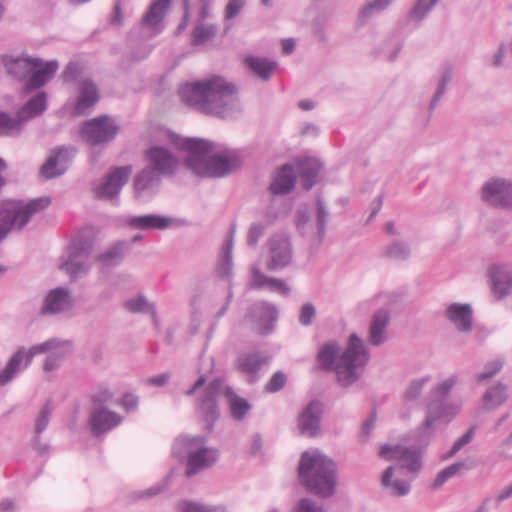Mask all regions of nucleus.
<instances>
[{
	"label": "nucleus",
	"instance_id": "nucleus-35",
	"mask_svg": "<svg viewBox=\"0 0 512 512\" xmlns=\"http://www.w3.org/2000/svg\"><path fill=\"white\" fill-rule=\"evenodd\" d=\"M128 250L129 243L127 241H118L103 253H100L95 260L103 267H113L123 260Z\"/></svg>",
	"mask_w": 512,
	"mask_h": 512
},
{
	"label": "nucleus",
	"instance_id": "nucleus-19",
	"mask_svg": "<svg viewBox=\"0 0 512 512\" xmlns=\"http://www.w3.org/2000/svg\"><path fill=\"white\" fill-rule=\"evenodd\" d=\"M322 412V403L318 400L311 401L302 410L298 417V429L301 435L315 437L319 434Z\"/></svg>",
	"mask_w": 512,
	"mask_h": 512
},
{
	"label": "nucleus",
	"instance_id": "nucleus-55",
	"mask_svg": "<svg viewBox=\"0 0 512 512\" xmlns=\"http://www.w3.org/2000/svg\"><path fill=\"white\" fill-rule=\"evenodd\" d=\"M287 383V377L282 371L275 372L265 386L269 393H276L283 389Z\"/></svg>",
	"mask_w": 512,
	"mask_h": 512
},
{
	"label": "nucleus",
	"instance_id": "nucleus-2",
	"mask_svg": "<svg viewBox=\"0 0 512 512\" xmlns=\"http://www.w3.org/2000/svg\"><path fill=\"white\" fill-rule=\"evenodd\" d=\"M236 87L220 76L187 83L180 89L182 101L199 111L221 118L228 116L236 107Z\"/></svg>",
	"mask_w": 512,
	"mask_h": 512
},
{
	"label": "nucleus",
	"instance_id": "nucleus-45",
	"mask_svg": "<svg viewBox=\"0 0 512 512\" xmlns=\"http://www.w3.org/2000/svg\"><path fill=\"white\" fill-rule=\"evenodd\" d=\"M124 306L132 313H149L155 320L157 318L155 305L153 303H149L143 295H138L137 297L128 300L125 302Z\"/></svg>",
	"mask_w": 512,
	"mask_h": 512
},
{
	"label": "nucleus",
	"instance_id": "nucleus-50",
	"mask_svg": "<svg viewBox=\"0 0 512 512\" xmlns=\"http://www.w3.org/2000/svg\"><path fill=\"white\" fill-rule=\"evenodd\" d=\"M428 381L429 377H423L412 380L405 391V399L410 401L417 399L421 395L422 390Z\"/></svg>",
	"mask_w": 512,
	"mask_h": 512
},
{
	"label": "nucleus",
	"instance_id": "nucleus-1",
	"mask_svg": "<svg viewBox=\"0 0 512 512\" xmlns=\"http://www.w3.org/2000/svg\"><path fill=\"white\" fill-rule=\"evenodd\" d=\"M369 360L368 347L355 333L349 336L344 350L336 341H329L317 354L320 369L334 371L337 383L343 388L352 386L362 377Z\"/></svg>",
	"mask_w": 512,
	"mask_h": 512
},
{
	"label": "nucleus",
	"instance_id": "nucleus-22",
	"mask_svg": "<svg viewBox=\"0 0 512 512\" xmlns=\"http://www.w3.org/2000/svg\"><path fill=\"white\" fill-rule=\"evenodd\" d=\"M445 316L459 332L468 333L473 328V310L470 304L452 303L447 307Z\"/></svg>",
	"mask_w": 512,
	"mask_h": 512
},
{
	"label": "nucleus",
	"instance_id": "nucleus-25",
	"mask_svg": "<svg viewBox=\"0 0 512 512\" xmlns=\"http://www.w3.org/2000/svg\"><path fill=\"white\" fill-rule=\"evenodd\" d=\"M450 407L446 404V400L434 398L427 404V415L423 424L419 427V434L426 437L427 431L434 425L438 420L447 418L450 420Z\"/></svg>",
	"mask_w": 512,
	"mask_h": 512
},
{
	"label": "nucleus",
	"instance_id": "nucleus-36",
	"mask_svg": "<svg viewBox=\"0 0 512 512\" xmlns=\"http://www.w3.org/2000/svg\"><path fill=\"white\" fill-rule=\"evenodd\" d=\"M47 108V95L45 92H39L29 99L17 112L23 123L41 115Z\"/></svg>",
	"mask_w": 512,
	"mask_h": 512
},
{
	"label": "nucleus",
	"instance_id": "nucleus-29",
	"mask_svg": "<svg viewBox=\"0 0 512 512\" xmlns=\"http://www.w3.org/2000/svg\"><path fill=\"white\" fill-rule=\"evenodd\" d=\"M390 314L387 309H380L373 314L369 326V343L379 346L386 340L385 329L389 323Z\"/></svg>",
	"mask_w": 512,
	"mask_h": 512
},
{
	"label": "nucleus",
	"instance_id": "nucleus-42",
	"mask_svg": "<svg viewBox=\"0 0 512 512\" xmlns=\"http://www.w3.org/2000/svg\"><path fill=\"white\" fill-rule=\"evenodd\" d=\"M232 248H233V231L230 238L225 242L222 248L221 260L217 267V273L222 277H229L232 272Z\"/></svg>",
	"mask_w": 512,
	"mask_h": 512
},
{
	"label": "nucleus",
	"instance_id": "nucleus-46",
	"mask_svg": "<svg viewBox=\"0 0 512 512\" xmlns=\"http://www.w3.org/2000/svg\"><path fill=\"white\" fill-rule=\"evenodd\" d=\"M394 0H370L359 11V18L362 22L367 21L373 15L387 9Z\"/></svg>",
	"mask_w": 512,
	"mask_h": 512
},
{
	"label": "nucleus",
	"instance_id": "nucleus-32",
	"mask_svg": "<svg viewBox=\"0 0 512 512\" xmlns=\"http://www.w3.org/2000/svg\"><path fill=\"white\" fill-rule=\"evenodd\" d=\"M170 3L171 0H153L142 19V25L156 32L161 31V22L168 11Z\"/></svg>",
	"mask_w": 512,
	"mask_h": 512
},
{
	"label": "nucleus",
	"instance_id": "nucleus-31",
	"mask_svg": "<svg viewBox=\"0 0 512 512\" xmlns=\"http://www.w3.org/2000/svg\"><path fill=\"white\" fill-rule=\"evenodd\" d=\"M328 208L321 197L316 199V215L315 224L313 225V232L311 235V244L319 246L326 235V226L329 221Z\"/></svg>",
	"mask_w": 512,
	"mask_h": 512
},
{
	"label": "nucleus",
	"instance_id": "nucleus-57",
	"mask_svg": "<svg viewBox=\"0 0 512 512\" xmlns=\"http://www.w3.org/2000/svg\"><path fill=\"white\" fill-rule=\"evenodd\" d=\"M82 73V67L77 62H70L64 68L61 78L65 83H73Z\"/></svg>",
	"mask_w": 512,
	"mask_h": 512
},
{
	"label": "nucleus",
	"instance_id": "nucleus-61",
	"mask_svg": "<svg viewBox=\"0 0 512 512\" xmlns=\"http://www.w3.org/2000/svg\"><path fill=\"white\" fill-rule=\"evenodd\" d=\"M66 354L67 353L65 351H53L50 353L43 364L44 371L50 372L57 369Z\"/></svg>",
	"mask_w": 512,
	"mask_h": 512
},
{
	"label": "nucleus",
	"instance_id": "nucleus-53",
	"mask_svg": "<svg viewBox=\"0 0 512 512\" xmlns=\"http://www.w3.org/2000/svg\"><path fill=\"white\" fill-rule=\"evenodd\" d=\"M247 0H228L224 9V19L226 21L236 18L246 6Z\"/></svg>",
	"mask_w": 512,
	"mask_h": 512
},
{
	"label": "nucleus",
	"instance_id": "nucleus-18",
	"mask_svg": "<svg viewBox=\"0 0 512 512\" xmlns=\"http://www.w3.org/2000/svg\"><path fill=\"white\" fill-rule=\"evenodd\" d=\"M123 418L106 407H94L90 413L88 424L94 437H100L121 424Z\"/></svg>",
	"mask_w": 512,
	"mask_h": 512
},
{
	"label": "nucleus",
	"instance_id": "nucleus-11",
	"mask_svg": "<svg viewBox=\"0 0 512 512\" xmlns=\"http://www.w3.org/2000/svg\"><path fill=\"white\" fill-rule=\"evenodd\" d=\"M48 345L49 343L45 341L32 346L29 350H26L24 347L19 348L0 372V387L7 385L18 372L27 368L36 354L48 352Z\"/></svg>",
	"mask_w": 512,
	"mask_h": 512
},
{
	"label": "nucleus",
	"instance_id": "nucleus-9",
	"mask_svg": "<svg viewBox=\"0 0 512 512\" xmlns=\"http://www.w3.org/2000/svg\"><path fill=\"white\" fill-rule=\"evenodd\" d=\"M119 130L120 126L113 117L100 115L84 122L80 136L89 145L100 146L112 142Z\"/></svg>",
	"mask_w": 512,
	"mask_h": 512
},
{
	"label": "nucleus",
	"instance_id": "nucleus-44",
	"mask_svg": "<svg viewBox=\"0 0 512 512\" xmlns=\"http://www.w3.org/2000/svg\"><path fill=\"white\" fill-rule=\"evenodd\" d=\"M217 34V27L214 24H200L192 31L191 44L193 46L203 45L213 39Z\"/></svg>",
	"mask_w": 512,
	"mask_h": 512
},
{
	"label": "nucleus",
	"instance_id": "nucleus-49",
	"mask_svg": "<svg viewBox=\"0 0 512 512\" xmlns=\"http://www.w3.org/2000/svg\"><path fill=\"white\" fill-rule=\"evenodd\" d=\"M295 225L297 231L304 237L311 240L313 232V225L310 224V216L305 209H298L296 211Z\"/></svg>",
	"mask_w": 512,
	"mask_h": 512
},
{
	"label": "nucleus",
	"instance_id": "nucleus-4",
	"mask_svg": "<svg viewBox=\"0 0 512 512\" xmlns=\"http://www.w3.org/2000/svg\"><path fill=\"white\" fill-rule=\"evenodd\" d=\"M298 477L300 483L312 494L329 498L335 493L337 484V465L318 450L302 453Z\"/></svg>",
	"mask_w": 512,
	"mask_h": 512
},
{
	"label": "nucleus",
	"instance_id": "nucleus-5",
	"mask_svg": "<svg viewBox=\"0 0 512 512\" xmlns=\"http://www.w3.org/2000/svg\"><path fill=\"white\" fill-rule=\"evenodd\" d=\"M6 73L17 81H25V90H37L49 82L57 72L59 63H46L38 57L3 55L1 57Z\"/></svg>",
	"mask_w": 512,
	"mask_h": 512
},
{
	"label": "nucleus",
	"instance_id": "nucleus-59",
	"mask_svg": "<svg viewBox=\"0 0 512 512\" xmlns=\"http://www.w3.org/2000/svg\"><path fill=\"white\" fill-rule=\"evenodd\" d=\"M316 316L315 306L307 302L302 305L300 313H299V322L303 326H310L313 323V320Z\"/></svg>",
	"mask_w": 512,
	"mask_h": 512
},
{
	"label": "nucleus",
	"instance_id": "nucleus-13",
	"mask_svg": "<svg viewBox=\"0 0 512 512\" xmlns=\"http://www.w3.org/2000/svg\"><path fill=\"white\" fill-rule=\"evenodd\" d=\"M269 260L267 269L277 271L287 267L292 261V245L289 237L276 234L268 240Z\"/></svg>",
	"mask_w": 512,
	"mask_h": 512
},
{
	"label": "nucleus",
	"instance_id": "nucleus-27",
	"mask_svg": "<svg viewBox=\"0 0 512 512\" xmlns=\"http://www.w3.org/2000/svg\"><path fill=\"white\" fill-rule=\"evenodd\" d=\"M175 220L171 217L148 214L133 216L127 220V224L139 230H165L173 224Z\"/></svg>",
	"mask_w": 512,
	"mask_h": 512
},
{
	"label": "nucleus",
	"instance_id": "nucleus-23",
	"mask_svg": "<svg viewBox=\"0 0 512 512\" xmlns=\"http://www.w3.org/2000/svg\"><path fill=\"white\" fill-rule=\"evenodd\" d=\"M296 172L291 164L282 165L276 172L269 186L274 195L288 194L295 186Z\"/></svg>",
	"mask_w": 512,
	"mask_h": 512
},
{
	"label": "nucleus",
	"instance_id": "nucleus-54",
	"mask_svg": "<svg viewBox=\"0 0 512 512\" xmlns=\"http://www.w3.org/2000/svg\"><path fill=\"white\" fill-rule=\"evenodd\" d=\"M51 415V407L46 403L38 413L35 420V434L40 435L48 426Z\"/></svg>",
	"mask_w": 512,
	"mask_h": 512
},
{
	"label": "nucleus",
	"instance_id": "nucleus-7",
	"mask_svg": "<svg viewBox=\"0 0 512 512\" xmlns=\"http://www.w3.org/2000/svg\"><path fill=\"white\" fill-rule=\"evenodd\" d=\"M93 242L87 238H75L62 256L60 269L64 270L73 280L86 275L90 268V256Z\"/></svg>",
	"mask_w": 512,
	"mask_h": 512
},
{
	"label": "nucleus",
	"instance_id": "nucleus-64",
	"mask_svg": "<svg viewBox=\"0 0 512 512\" xmlns=\"http://www.w3.org/2000/svg\"><path fill=\"white\" fill-rule=\"evenodd\" d=\"M293 512H324L321 506L309 498H302L298 504L293 508Z\"/></svg>",
	"mask_w": 512,
	"mask_h": 512
},
{
	"label": "nucleus",
	"instance_id": "nucleus-52",
	"mask_svg": "<svg viewBox=\"0 0 512 512\" xmlns=\"http://www.w3.org/2000/svg\"><path fill=\"white\" fill-rule=\"evenodd\" d=\"M503 367V362L494 360L486 364L484 370L476 376L477 382H483L498 374Z\"/></svg>",
	"mask_w": 512,
	"mask_h": 512
},
{
	"label": "nucleus",
	"instance_id": "nucleus-58",
	"mask_svg": "<svg viewBox=\"0 0 512 512\" xmlns=\"http://www.w3.org/2000/svg\"><path fill=\"white\" fill-rule=\"evenodd\" d=\"M437 2L438 0H429L428 2L427 0H418L411 11V16L421 21Z\"/></svg>",
	"mask_w": 512,
	"mask_h": 512
},
{
	"label": "nucleus",
	"instance_id": "nucleus-47",
	"mask_svg": "<svg viewBox=\"0 0 512 512\" xmlns=\"http://www.w3.org/2000/svg\"><path fill=\"white\" fill-rule=\"evenodd\" d=\"M180 512H226L223 506L204 505L198 502L181 500L177 503Z\"/></svg>",
	"mask_w": 512,
	"mask_h": 512
},
{
	"label": "nucleus",
	"instance_id": "nucleus-40",
	"mask_svg": "<svg viewBox=\"0 0 512 512\" xmlns=\"http://www.w3.org/2000/svg\"><path fill=\"white\" fill-rule=\"evenodd\" d=\"M245 63L260 79L268 81L272 72L277 68V62L255 56H247Z\"/></svg>",
	"mask_w": 512,
	"mask_h": 512
},
{
	"label": "nucleus",
	"instance_id": "nucleus-43",
	"mask_svg": "<svg viewBox=\"0 0 512 512\" xmlns=\"http://www.w3.org/2000/svg\"><path fill=\"white\" fill-rule=\"evenodd\" d=\"M257 309L260 313V320H265V324L261 327L260 334L267 335L273 330L274 323L277 320V309L267 303L259 304Z\"/></svg>",
	"mask_w": 512,
	"mask_h": 512
},
{
	"label": "nucleus",
	"instance_id": "nucleus-8",
	"mask_svg": "<svg viewBox=\"0 0 512 512\" xmlns=\"http://www.w3.org/2000/svg\"><path fill=\"white\" fill-rule=\"evenodd\" d=\"M224 388L222 378L213 379L199 394L196 400L195 410L204 424L205 429L212 431L216 421L220 417L218 397Z\"/></svg>",
	"mask_w": 512,
	"mask_h": 512
},
{
	"label": "nucleus",
	"instance_id": "nucleus-39",
	"mask_svg": "<svg viewBox=\"0 0 512 512\" xmlns=\"http://www.w3.org/2000/svg\"><path fill=\"white\" fill-rule=\"evenodd\" d=\"M23 121L18 112L13 115L0 110V137H15L23 130Z\"/></svg>",
	"mask_w": 512,
	"mask_h": 512
},
{
	"label": "nucleus",
	"instance_id": "nucleus-6",
	"mask_svg": "<svg viewBox=\"0 0 512 512\" xmlns=\"http://www.w3.org/2000/svg\"><path fill=\"white\" fill-rule=\"evenodd\" d=\"M51 205L49 196H41L27 202L6 199L0 202V243L12 230L21 231L31 218Z\"/></svg>",
	"mask_w": 512,
	"mask_h": 512
},
{
	"label": "nucleus",
	"instance_id": "nucleus-33",
	"mask_svg": "<svg viewBox=\"0 0 512 512\" xmlns=\"http://www.w3.org/2000/svg\"><path fill=\"white\" fill-rule=\"evenodd\" d=\"M231 417L236 421L243 420L251 409L250 403L243 397H240L233 388L227 386L223 392Z\"/></svg>",
	"mask_w": 512,
	"mask_h": 512
},
{
	"label": "nucleus",
	"instance_id": "nucleus-41",
	"mask_svg": "<svg viewBox=\"0 0 512 512\" xmlns=\"http://www.w3.org/2000/svg\"><path fill=\"white\" fill-rule=\"evenodd\" d=\"M159 182L158 173L152 168L147 167L139 172L134 179V189L137 194L149 189L155 183Z\"/></svg>",
	"mask_w": 512,
	"mask_h": 512
},
{
	"label": "nucleus",
	"instance_id": "nucleus-16",
	"mask_svg": "<svg viewBox=\"0 0 512 512\" xmlns=\"http://www.w3.org/2000/svg\"><path fill=\"white\" fill-rule=\"evenodd\" d=\"M73 305L70 290L65 287H56L45 296L39 314L41 316L60 314L71 310Z\"/></svg>",
	"mask_w": 512,
	"mask_h": 512
},
{
	"label": "nucleus",
	"instance_id": "nucleus-62",
	"mask_svg": "<svg viewBox=\"0 0 512 512\" xmlns=\"http://www.w3.org/2000/svg\"><path fill=\"white\" fill-rule=\"evenodd\" d=\"M456 384V377L452 376L440 384H438L433 391L435 398L446 400L451 389Z\"/></svg>",
	"mask_w": 512,
	"mask_h": 512
},
{
	"label": "nucleus",
	"instance_id": "nucleus-21",
	"mask_svg": "<svg viewBox=\"0 0 512 512\" xmlns=\"http://www.w3.org/2000/svg\"><path fill=\"white\" fill-rule=\"evenodd\" d=\"M413 478H403L402 467L389 466L383 472L381 484L389 489L391 495L401 497L409 493Z\"/></svg>",
	"mask_w": 512,
	"mask_h": 512
},
{
	"label": "nucleus",
	"instance_id": "nucleus-14",
	"mask_svg": "<svg viewBox=\"0 0 512 512\" xmlns=\"http://www.w3.org/2000/svg\"><path fill=\"white\" fill-rule=\"evenodd\" d=\"M482 199L491 206L512 208V183L504 179H491L482 187Z\"/></svg>",
	"mask_w": 512,
	"mask_h": 512
},
{
	"label": "nucleus",
	"instance_id": "nucleus-48",
	"mask_svg": "<svg viewBox=\"0 0 512 512\" xmlns=\"http://www.w3.org/2000/svg\"><path fill=\"white\" fill-rule=\"evenodd\" d=\"M384 255L396 261H405L410 256V249L406 243L394 241L386 246Z\"/></svg>",
	"mask_w": 512,
	"mask_h": 512
},
{
	"label": "nucleus",
	"instance_id": "nucleus-24",
	"mask_svg": "<svg viewBox=\"0 0 512 512\" xmlns=\"http://www.w3.org/2000/svg\"><path fill=\"white\" fill-rule=\"evenodd\" d=\"M218 460V451L216 449L204 446L197 452H194L187 460L186 476L192 477L200 470L211 467Z\"/></svg>",
	"mask_w": 512,
	"mask_h": 512
},
{
	"label": "nucleus",
	"instance_id": "nucleus-3",
	"mask_svg": "<svg viewBox=\"0 0 512 512\" xmlns=\"http://www.w3.org/2000/svg\"><path fill=\"white\" fill-rule=\"evenodd\" d=\"M181 150L188 153L186 166L197 176L221 178L232 172L236 159L222 155H210L214 150L212 142L199 138H177L173 141Z\"/></svg>",
	"mask_w": 512,
	"mask_h": 512
},
{
	"label": "nucleus",
	"instance_id": "nucleus-63",
	"mask_svg": "<svg viewBox=\"0 0 512 512\" xmlns=\"http://www.w3.org/2000/svg\"><path fill=\"white\" fill-rule=\"evenodd\" d=\"M376 418V411H372L369 417L363 422L359 436L361 442L365 443L368 441L369 436L374 429Z\"/></svg>",
	"mask_w": 512,
	"mask_h": 512
},
{
	"label": "nucleus",
	"instance_id": "nucleus-12",
	"mask_svg": "<svg viewBox=\"0 0 512 512\" xmlns=\"http://www.w3.org/2000/svg\"><path fill=\"white\" fill-rule=\"evenodd\" d=\"M77 149L74 146H60L51 151L50 156L40 168L45 179H53L63 175L71 165Z\"/></svg>",
	"mask_w": 512,
	"mask_h": 512
},
{
	"label": "nucleus",
	"instance_id": "nucleus-38",
	"mask_svg": "<svg viewBox=\"0 0 512 512\" xmlns=\"http://www.w3.org/2000/svg\"><path fill=\"white\" fill-rule=\"evenodd\" d=\"M509 397L508 386L502 382L486 390L483 395V405L487 410H495L504 404Z\"/></svg>",
	"mask_w": 512,
	"mask_h": 512
},
{
	"label": "nucleus",
	"instance_id": "nucleus-28",
	"mask_svg": "<svg viewBox=\"0 0 512 512\" xmlns=\"http://www.w3.org/2000/svg\"><path fill=\"white\" fill-rule=\"evenodd\" d=\"M321 164L314 158H304L296 162V176L298 175L304 190H310L316 183Z\"/></svg>",
	"mask_w": 512,
	"mask_h": 512
},
{
	"label": "nucleus",
	"instance_id": "nucleus-37",
	"mask_svg": "<svg viewBox=\"0 0 512 512\" xmlns=\"http://www.w3.org/2000/svg\"><path fill=\"white\" fill-rule=\"evenodd\" d=\"M490 278L492 283V292L498 299H501L511 293L512 276L509 272L500 268H495L490 271Z\"/></svg>",
	"mask_w": 512,
	"mask_h": 512
},
{
	"label": "nucleus",
	"instance_id": "nucleus-20",
	"mask_svg": "<svg viewBox=\"0 0 512 512\" xmlns=\"http://www.w3.org/2000/svg\"><path fill=\"white\" fill-rule=\"evenodd\" d=\"M147 158L151 167L160 175H173L178 168V160L169 150L154 146L147 151Z\"/></svg>",
	"mask_w": 512,
	"mask_h": 512
},
{
	"label": "nucleus",
	"instance_id": "nucleus-30",
	"mask_svg": "<svg viewBox=\"0 0 512 512\" xmlns=\"http://www.w3.org/2000/svg\"><path fill=\"white\" fill-rule=\"evenodd\" d=\"M206 439L202 436H181L176 439L173 445V455L180 460L186 459L203 448Z\"/></svg>",
	"mask_w": 512,
	"mask_h": 512
},
{
	"label": "nucleus",
	"instance_id": "nucleus-10",
	"mask_svg": "<svg viewBox=\"0 0 512 512\" xmlns=\"http://www.w3.org/2000/svg\"><path fill=\"white\" fill-rule=\"evenodd\" d=\"M379 454L388 461L399 462L397 467H402L403 473L404 470H407V472L415 476L422 468V452L419 448L414 446L403 447L400 445L392 446L385 444L381 446Z\"/></svg>",
	"mask_w": 512,
	"mask_h": 512
},
{
	"label": "nucleus",
	"instance_id": "nucleus-15",
	"mask_svg": "<svg viewBox=\"0 0 512 512\" xmlns=\"http://www.w3.org/2000/svg\"><path fill=\"white\" fill-rule=\"evenodd\" d=\"M271 358L260 351L241 353L235 361L236 369L247 376V381L254 384L259 380L260 370L269 364Z\"/></svg>",
	"mask_w": 512,
	"mask_h": 512
},
{
	"label": "nucleus",
	"instance_id": "nucleus-26",
	"mask_svg": "<svg viewBox=\"0 0 512 512\" xmlns=\"http://www.w3.org/2000/svg\"><path fill=\"white\" fill-rule=\"evenodd\" d=\"M99 101V90L91 79H85L80 84L79 97L75 104V113L85 115Z\"/></svg>",
	"mask_w": 512,
	"mask_h": 512
},
{
	"label": "nucleus",
	"instance_id": "nucleus-17",
	"mask_svg": "<svg viewBox=\"0 0 512 512\" xmlns=\"http://www.w3.org/2000/svg\"><path fill=\"white\" fill-rule=\"evenodd\" d=\"M132 173V166H119L109 173L105 181L99 185L96 190V196L99 199H113L116 197L122 187L128 182Z\"/></svg>",
	"mask_w": 512,
	"mask_h": 512
},
{
	"label": "nucleus",
	"instance_id": "nucleus-60",
	"mask_svg": "<svg viewBox=\"0 0 512 512\" xmlns=\"http://www.w3.org/2000/svg\"><path fill=\"white\" fill-rule=\"evenodd\" d=\"M266 225L262 223H253L250 225L247 235V244L250 247H255L259 239L263 236Z\"/></svg>",
	"mask_w": 512,
	"mask_h": 512
},
{
	"label": "nucleus",
	"instance_id": "nucleus-56",
	"mask_svg": "<svg viewBox=\"0 0 512 512\" xmlns=\"http://www.w3.org/2000/svg\"><path fill=\"white\" fill-rule=\"evenodd\" d=\"M475 432V427H470L451 447L447 453L446 458H452L456 455L465 445L471 442Z\"/></svg>",
	"mask_w": 512,
	"mask_h": 512
},
{
	"label": "nucleus",
	"instance_id": "nucleus-51",
	"mask_svg": "<svg viewBox=\"0 0 512 512\" xmlns=\"http://www.w3.org/2000/svg\"><path fill=\"white\" fill-rule=\"evenodd\" d=\"M451 78H452V72L450 69H447L442 77H441V80L438 84V87H437V90L430 102V105H429V110H433L437 104V102L440 100V98L442 97V95L445 93L446 91V87L447 85L450 83L451 81Z\"/></svg>",
	"mask_w": 512,
	"mask_h": 512
},
{
	"label": "nucleus",
	"instance_id": "nucleus-34",
	"mask_svg": "<svg viewBox=\"0 0 512 512\" xmlns=\"http://www.w3.org/2000/svg\"><path fill=\"white\" fill-rule=\"evenodd\" d=\"M266 286L271 291H277L285 296H287L290 293V288L287 286V284L283 280L268 277L264 273H262L259 269L254 268L252 270L251 288L261 289Z\"/></svg>",
	"mask_w": 512,
	"mask_h": 512
}]
</instances>
